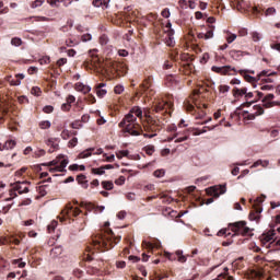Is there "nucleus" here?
Returning <instances> with one entry per match:
<instances>
[{
  "label": "nucleus",
  "mask_w": 280,
  "mask_h": 280,
  "mask_svg": "<svg viewBox=\"0 0 280 280\" xmlns=\"http://www.w3.org/2000/svg\"><path fill=\"white\" fill-rule=\"evenodd\" d=\"M138 119H143V108L133 106L129 113L119 122V128H124V132H128L131 137H139L141 135V125L137 122Z\"/></svg>",
  "instance_id": "nucleus-1"
},
{
  "label": "nucleus",
  "mask_w": 280,
  "mask_h": 280,
  "mask_svg": "<svg viewBox=\"0 0 280 280\" xmlns=\"http://www.w3.org/2000/svg\"><path fill=\"white\" fill-rule=\"evenodd\" d=\"M110 226L109 222H105V232L101 231L92 238V246L94 248H105V250H109L113 248L114 244L121 242V236H115L113 230L108 229Z\"/></svg>",
  "instance_id": "nucleus-2"
},
{
  "label": "nucleus",
  "mask_w": 280,
  "mask_h": 280,
  "mask_svg": "<svg viewBox=\"0 0 280 280\" xmlns=\"http://www.w3.org/2000/svg\"><path fill=\"white\" fill-rule=\"evenodd\" d=\"M142 117H145V124L143 125L145 132L143 133L145 139H154L156 137V132H161L163 130L166 121L165 119L156 116L155 118L150 115V108L142 109Z\"/></svg>",
  "instance_id": "nucleus-3"
},
{
  "label": "nucleus",
  "mask_w": 280,
  "mask_h": 280,
  "mask_svg": "<svg viewBox=\"0 0 280 280\" xmlns=\"http://www.w3.org/2000/svg\"><path fill=\"white\" fill-rule=\"evenodd\" d=\"M277 240H279L277 237V231L275 230H269L265 233L261 234L260 236V242L264 246H266L267 248H275L276 250H279L280 246L277 245Z\"/></svg>",
  "instance_id": "nucleus-4"
},
{
  "label": "nucleus",
  "mask_w": 280,
  "mask_h": 280,
  "mask_svg": "<svg viewBox=\"0 0 280 280\" xmlns=\"http://www.w3.org/2000/svg\"><path fill=\"white\" fill-rule=\"evenodd\" d=\"M172 106H174L172 102L160 98L153 103V112L172 115Z\"/></svg>",
  "instance_id": "nucleus-5"
},
{
  "label": "nucleus",
  "mask_w": 280,
  "mask_h": 280,
  "mask_svg": "<svg viewBox=\"0 0 280 280\" xmlns=\"http://www.w3.org/2000/svg\"><path fill=\"white\" fill-rule=\"evenodd\" d=\"M230 228L235 235H248L250 233V228L246 226V221L231 223Z\"/></svg>",
  "instance_id": "nucleus-6"
},
{
  "label": "nucleus",
  "mask_w": 280,
  "mask_h": 280,
  "mask_svg": "<svg viewBox=\"0 0 280 280\" xmlns=\"http://www.w3.org/2000/svg\"><path fill=\"white\" fill-rule=\"evenodd\" d=\"M211 71H213V73H219V75H237V70L232 66H212Z\"/></svg>",
  "instance_id": "nucleus-7"
},
{
  "label": "nucleus",
  "mask_w": 280,
  "mask_h": 280,
  "mask_svg": "<svg viewBox=\"0 0 280 280\" xmlns=\"http://www.w3.org/2000/svg\"><path fill=\"white\" fill-rule=\"evenodd\" d=\"M206 194L213 198H220V196L226 194V185L211 186L206 189Z\"/></svg>",
  "instance_id": "nucleus-8"
},
{
  "label": "nucleus",
  "mask_w": 280,
  "mask_h": 280,
  "mask_svg": "<svg viewBox=\"0 0 280 280\" xmlns=\"http://www.w3.org/2000/svg\"><path fill=\"white\" fill-rule=\"evenodd\" d=\"M61 213L65 218H78V215L82 213V211L79 208H73L71 203H68L66 208L61 211ZM65 218L61 219V222L65 221Z\"/></svg>",
  "instance_id": "nucleus-9"
},
{
  "label": "nucleus",
  "mask_w": 280,
  "mask_h": 280,
  "mask_svg": "<svg viewBox=\"0 0 280 280\" xmlns=\"http://www.w3.org/2000/svg\"><path fill=\"white\" fill-rule=\"evenodd\" d=\"M189 132H191V129L177 131L173 137L168 138V141H174L175 139V143H183V141H187V139H189Z\"/></svg>",
  "instance_id": "nucleus-10"
},
{
  "label": "nucleus",
  "mask_w": 280,
  "mask_h": 280,
  "mask_svg": "<svg viewBox=\"0 0 280 280\" xmlns=\"http://www.w3.org/2000/svg\"><path fill=\"white\" fill-rule=\"evenodd\" d=\"M27 185H30V182H16L12 184V187L21 196L23 194H30V187Z\"/></svg>",
  "instance_id": "nucleus-11"
},
{
  "label": "nucleus",
  "mask_w": 280,
  "mask_h": 280,
  "mask_svg": "<svg viewBox=\"0 0 280 280\" xmlns=\"http://www.w3.org/2000/svg\"><path fill=\"white\" fill-rule=\"evenodd\" d=\"M46 145H48L49 154H54L60 148V139L59 138H48L45 140Z\"/></svg>",
  "instance_id": "nucleus-12"
},
{
  "label": "nucleus",
  "mask_w": 280,
  "mask_h": 280,
  "mask_svg": "<svg viewBox=\"0 0 280 280\" xmlns=\"http://www.w3.org/2000/svg\"><path fill=\"white\" fill-rule=\"evenodd\" d=\"M252 279L256 280H268V271L261 267L252 270Z\"/></svg>",
  "instance_id": "nucleus-13"
},
{
  "label": "nucleus",
  "mask_w": 280,
  "mask_h": 280,
  "mask_svg": "<svg viewBox=\"0 0 280 280\" xmlns=\"http://www.w3.org/2000/svg\"><path fill=\"white\" fill-rule=\"evenodd\" d=\"M67 165H69V160L65 158V155H62L61 160L59 161V165L55 166V167H50L49 172L51 174L56 173V172H66V167Z\"/></svg>",
  "instance_id": "nucleus-14"
},
{
  "label": "nucleus",
  "mask_w": 280,
  "mask_h": 280,
  "mask_svg": "<svg viewBox=\"0 0 280 280\" xmlns=\"http://www.w3.org/2000/svg\"><path fill=\"white\" fill-rule=\"evenodd\" d=\"M261 211H264V209L259 206H257V203L254 205V211H252L249 213V220H253L255 222H259V215L261 213Z\"/></svg>",
  "instance_id": "nucleus-15"
},
{
  "label": "nucleus",
  "mask_w": 280,
  "mask_h": 280,
  "mask_svg": "<svg viewBox=\"0 0 280 280\" xmlns=\"http://www.w3.org/2000/svg\"><path fill=\"white\" fill-rule=\"evenodd\" d=\"M254 110H255L254 114L247 115V119L249 121H253V119H255V117H259V115H264V107H261L260 105H255Z\"/></svg>",
  "instance_id": "nucleus-16"
},
{
  "label": "nucleus",
  "mask_w": 280,
  "mask_h": 280,
  "mask_svg": "<svg viewBox=\"0 0 280 280\" xmlns=\"http://www.w3.org/2000/svg\"><path fill=\"white\" fill-rule=\"evenodd\" d=\"M13 148H16V141L14 140H8L4 143H0V151L13 150Z\"/></svg>",
  "instance_id": "nucleus-17"
},
{
  "label": "nucleus",
  "mask_w": 280,
  "mask_h": 280,
  "mask_svg": "<svg viewBox=\"0 0 280 280\" xmlns=\"http://www.w3.org/2000/svg\"><path fill=\"white\" fill-rule=\"evenodd\" d=\"M240 73H241V75H243V78L246 80V82H249L250 84H255L259 80V77L255 78V77L247 74L248 71L240 70Z\"/></svg>",
  "instance_id": "nucleus-18"
},
{
  "label": "nucleus",
  "mask_w": 280,
  "mask_h": 280,
  "mask_svg": "<svg viewBox=\"0 0 280 280\" xmlns=\"http://www.w3.org/2000/svg\"><path fill=\"white\" fill-rule=\"evenodd\" d=\"M75 91H79L80 93H91V86L85 85L83 83H75Z\"/></svg>",
  "instance_id": "nucleus-19"
},
{
  "label": "nucleus",
  "mask_w": 280,
  "mask_h": 280,
  "mask_svg": "<svg viewBox=\"0 0 280 280\" xmlns=\"http://www.w3.org/2000/svg\"><path fill=\"white\" fill-rule=\"evenodd\" d=\"M106 86V83H100L96 85V95L97 97H104L107 93V91L104 89Z\"/></svg>",
  "instance_id": "nucleus-20"
},
{
  "label": "nucleus",
  "mask_w": 280,
  "mask_h": 280,
  "mask_svg": "<svg viewBox=\"0 0 280 280\" xmlns=\"http://www.w3.org/2000/svg\"><path fill=\"white\" fill-rule=\"evenodd\" d=\"M62 255V246H56L50 250V257L56 259V257H60Z\"/></svg>",
  "instance_id": "nucleus-21"
},
{
  "label": "nucleus",
  "mask_w": 280,
  "mask_h": 280,
  "mask_svg": "<svg viewBox=\"0 0 280 280\" xmlns=\"http://www.w3.org/2000/svg\"><path fill=\"white\" fill-rule=\"evenodd\" d=\"M218 127V125H214L212 127H203V129H195L196 131L192 133L194 137H200V135H205V132H207V129L209 130H215V128Z\"/></svg>",
  "instance_id": "nucleus-22"
},
{
  "label": "nucleus",
  "mask_w": 280,
  "mask_h": 280,
  "mask_svg": "<svg viewBox=\"0 0 280 280\" xmlns=\"http://www.w3.org/2000/svg\"><path fill=\"white\" fill-rule=\"evenodd\" d=\"M259 165L261 167H267L268 165H270V162L268 160H257L250 167L255 168L259 167Z\"/></svg>",
  "instance_id": "nucleus-23"
},
{
  "label": "nucleus",
  "mask_w": 280,
  "mask_h": 280,
  "mask_svg": "<svg viewBox=\"0 0 280 280\" xmlns=\"http://www.w3.org/2000/svg\"><path fill=\"white\" fill-rule=\"evenodd\" d=\"M77 182L79 185H83V187L86 189V187H89V184H86V176L85 175H78L77 176Z\"/></svg>",
  "instance_id": "nucleus-24"
},
{
  "label": "nucleus",
  "mask_w": 280,
  "mask_h": 280,
  "mask_svg": "<svg viewBox=\"0 0 280 280\" xmlns=\"http://www.w3.org/2000/svg\"><path fill=\"white\" fill-rule=\"evenodd\" d=\"M141 86L143 91H148V89H152V77L147 78Z\"/></svg>",
  "instance_id": "nucleus-25"
},
{
  "label": "nucleus",
  "mask_w": 280,
  "mask_h": 280,
  "mask_svg": "<svg viewBox=\"0 0 280 280\" xmlns=\"http://www.w3.org/2000/svg\"><path fill=\"white\" fill-rule=\"evenodd\" d=\"M167 36H168V40H166V45L168 47H174V30H171V32H168Z\"/></svg>",
  "instance_id": "nucleus-26"
},
{
  "label": "nucleus",
  "mask_w": 280,
  "mask_h": 280,
  "mask_svg": "<svg viewBox=\"0 0 280 280\" xmlns=\"http://www.w3.org/2000/svg\"><path fill=\"white\" fill-rule=\"evenodd\" d=\"M61 159H62V155H59V156H57V159L48 162L47 164H43V165H47L48 167H51V166L58 167V163H60Z\"/></svg>",
  "instance_id": "nucleus-27"
},
{
  "label": "nucleus",
  "mask_w": 280,
  "mask_h": 280,
  "mask_svg": "<svg viewBox=\"0 0 280 280\" xmlns=\"http://www.w3.org/2000/svg\"><path fill=\"white\" fill-rule=\"evenodd\" d=\"M39 128L42 130H49V128H51V122L49 120H43L39 122Z\"/></svg>",
  "instance_id": "nucleus-28"
},
{
  "label": "nucleus",
  "mask_w": 280,
  "mask_h": 280,
  "mask_svg": "<svg viewBox=\"0 0 280 280\" xmlns=\"http://www.w3.org/2000/svg\"><path fill=\"white\" fill-rule=\"evenodd\" d=\"M277 72H268V70H262L259 74H258V80H261V78H270V75H276Z\"/></svg>",
  "instance_id": "nucleus-29"
},
{
  "label": "nucleus",
  "mask_w": 280,
  "mask_h": 280,
  "mask_svg": "<svg viewBox=\"0 0 280 280\" xmlns=\"http://www.w3.org/2000/svg\"><path fill=\"white\" fill-rule=\"evenodd\" d=\"M31 94L35 95V97H40V95L43 94V91L38 86H33L31 90Z\"/></svg>",
  "instance_id": "nucleus-30"
},
{
  "label": "nucleus",
  "mask_w": 280,
  "mask_h": 280,
  "mask_svg": "<svg viewBox=\"0 0 280 280\" xmlns=\"http://www.w3.org/2000/svg\"><path fill=\"white\" fill-rule=\"evenodd\" d=\"M11 45H13V47H21L23 45V40L19 37H13L11 39Z\"/></svg>",
  "instance_id": "nucleus-31"
},
{
  "label": "nucleus",
  "mask_w": 280,
  "mask_h": 280,
  "mask_svg": "<svg viewBox=\"0 0 280 280\" xmlns=\"http://www.w3.org/2000/svg\"><path fill=\"white\" fill-rule=\"evenodd\" d=\"M66 45L68 47H75V45H80V42L73 38L66 39Z\"/></svg>",
  "instance_id": "nucleus-32"
},
{
  "label": "nucleus",
  "mask_w": 280,
  "mask_h": 280,
  "mask_svg": "<svg viewBox=\"0 0 280 280\" xmlns=\"http://www.w3.org/2000/svg\"><path fill=\"white\" fill-rule=\"evenodd\" d=\"M248 89L246 88H242V89H234V95H240L242 97V95H246Z\"/></svg>",
  "instance_id": "nucleus-33"
},
{
  "label": "nucleus",
  "mask_w": 280,
  "mask_h": 280,
  "mask_svg": "<svg viewBox=\"0 0 280 280\" xmlns=\"http://www.w3.org/2000/svg\"><path fill=\"white\" fill-rule=\"evenodd\" d=\"M252 40L254 43H259V40H261V33L259 32H253L252 33Z\"/></svg>",
  "instance_id": "nucleus-34"
},
{
  "label": "nucleus",
  "mask_w": 280,
  "mask_h": 280,
  "mask_svg": "<svg viewBox=\"0 0 280 280\" xmlns=\"http://www.w3.org/2000/svg\"><path fill=\"white\" fill-rule=\"evenodd\" d=\"M103 189H106L107 191H110L115 185L113 182H102Z\"/></svg>",
  "instance_id": "nucleus-35"
},
{
  "label": "nucleus",
  "mask_w": 280,
  "mask_h": 280,
  "mask_svg": "<svg viewBox=\"0 0 280 280\" xmlns=\"http://www.w3.org/2000/svg\"><path fill=\"white\" fill-rule=\"evenodd\" d=\"M81 207L86 209V211H93V209H95V206L91 202H81Z\"/></svg>",
  "instance_id": "nucleus-36"
},
{
  "label": "nucleus",
  "mask_w": 280,
  "mask_h": 280,
  "mask_svg": "<svg viewBox=\"0 0 280 280\" xmlns=\"http://www.w3.org/2000/svg\"><path fill=\"white\" fill-rule=\"evenodd\" d=\"M92 174L102 176V175L106 174V171H104L103 166H101L98 168H92Z\"/></svg>",
  "instance_id": "nucleus-37"
},
{
  "label": "nucleus",
  "mask_w": 280,
  "mask_h": 280,
  "mask_svg": "<svg viewBox=\"0 0 280 280\" xmlns=\"http://www.w3.org/2000/svg\"><path fill=\"white\" fill-rule=\"evenodd\" d=\"M153 176H155V178H163V176H165V170L161 168L154 171Z\"/></svg>",
  "instance_id": "nucleus-38"
},
{
  "label": "nucleus",
  "mask_w": 280,
  "mask_h": 280,
  "mask_svg": "<svg viewBox=\"0 0 280 280\" xmlns=\"http://www.w3.org/2000/svg\"><path fill=\"white\" fill-rule=\"evenodd\" d=\"M144 152L149 155L152 156L154 154V145H147L144 147Z\"/></svg>",
  "instance_id": "nucleus-39"
},
{
  "label": "nucleus",
  "mask_w": 280,
  "mask_h": 280,
  "mask_svg": "<svg viewBox=\"0 0 280 280\" xmlns=\"http://www.w3.org/2000/svg\"><path fill=\"white\" fill-rule=\"evenodd\" d=\"M56 226H58V221H51L50 224H48V232L54 233V231H56Z\"/></svg>",
  "instance_id": "nucleus-40"
},
{
  "label": "nucleus",
  "mask_w": 280,
  "mask_h": 280,
  "mask_svg": "<svg viewBox=\"0 0 280 280\" xmlns=\"http://www.w3.org/2000/svg\"><path fill=\"white\" fill-rule=\"evenodd\" d=\"M12 264L13 266H18V268H23L24 266H26L25 261H22V259H14Z\"/></svg>",
  "instance_id": "nucleus-41"
},
{
  "label": "nucleus",
  "mask_w": 280,
  "mask_h": 280,
  "mask_svg": "<svg viewBox=\"0 0 280 280\" xmlns=\"http://www.w3.org/2000/svg\"><path fill=\"white\" fill-rule=\"evenodd\" d=\"M71 128H73L74 130H80V128H82V121L80 120H75L71 124Z\"/></svg>",
  "instance_id": "nucleus-42"
},
{
  "label": "nucleus",
  "mask_w": 280,
  "mask_h": 280,
  "mask_svg": "<svg viewBox=\"0 0 280 280\" xmlns=\"http://www.w3.org/2000/svg\"><path fill=\"white\" fill-rule=\"evenodd\" d=\"M91 156V150H85L79 154V159H89Z\"/></svg>",
  "instance_id": "nucleus-43"
},
{
  "label": "nucleus",
  "mask_w": 280,
  "mask_h": 280,
  "mask_svg": "<svg viewBox=\"0 0 280 280\" xmlns=\"http://www.w3.org/2000/svg\"><path fill=\"white\" fill-rule=\"evenodd\" d=\"M209 52H205L200 59L201 65H207V62H209Z\"/></svg>",
  "instance_id": "nucleus-44"
},
{
  "label": "nucleus",
  "mask_w": 280,
  "mask_h": 280,
  "mask_svg": "<svg viewBox=\"0 0 280 280\" xmlns=\"http://www.w3.org/2000/svg\"><path fill=\"white\" fill-rule=\"evenodd\" d=\"M129 152L128 150L119 151L116 153L117 159L121 160L124 156H128Z\"/></svg>",
  "instance_id": "nucleus-45"
},
{
  "label": "nucleus",
  "mask_w": 280,
  "mask_h": 280,
  "mask_svg": "<svg viewBox=\"0 0 280 280\" xmlns=\"http://www.w3.org/2000/svg\"><path fill=\"white\" fill-rule=\"evenodd\" d=\"M51 62V59L47 56L39 59V65H49Z\"/></svg>",
  "instance_id": "nucleus-46"
},
{
  "label": "nucleus",
  "mask_w": 280,
  "mask_h": 280,
  "mask_svg": "<svg viewBox=\"0 0 280 280\" xmlns=\"http://www.w3.org/2000/svg\"><path fill=\"white\" fill-rule=\"evenodd\" d=\"M236 38H237V35H235V34H230V36L226 37V43H228L229 45H231V43H234V42L236 40Z\"/></svg>",
  "instance_id": "nucleus-47"
},
{
  "label": "nucleus",
  "mask_w": 280,
  "mask_h": 280,
  "mask_svg": "<svg viewBox=\"0 0 280 280\" xmlns=\"http://www.w3.org/2000/svg\"><path fill=\"white\" fill-rule=\"evenodd\" d=\"M10 85L11 86H21V79L15 78V79L10 80Z\"/></svg>",
  "instance_id": "nucleus-48"
},
{
  "label": "nucleus",
  "mask_w": 280,
  "mask_h": 280,
  "mask_svg": "<svg viewBox=\"0 0 280 280\" xmlns=\"http://www.w3.org/2000/svg\"><path fill=\"white\" fill-rule=\"evenodd\" d=\"M219 91H220V93H229V91H231V86H229V85H220L219 86Z\"/></svg>",
  "instance_id": "nucleus-49"
},
{
  "label": "nucleus",
  "mask_w": 280,
  "mask_h": 280,
  "mask_svg": "<svg viewBox=\"0 0 280 280\" xmlns=\"http://www.w3.org/2000/svg\"><path fill=\"white\" fill-rule=\"evenodd\" d=\"M122 91H124V85H116L114 88V92L116 93V95H121Z\"/></svg>",
  "instance_id": "nucleus-50"
},
{
  "label": "nucleus",
  "mask_w": 280,
  "mask_h": 280,
  "mask_svg": "<svg viewBox=\"0 0 280 280\" xmlns=\"http://www.w3.org/2000/svg\"><path fill=\"white\" fill-rule=\"evenodd\" d=\"M93 36L91 34H84L81 36V39L83 43H89V40H92Z\"/></svg>",
  "instance_id": "nucleus-51"
},
{
  "label": "nucleus",
  "mask_w": 280,
  "mask_h": 280,
  "mask_svg": "<svg viewBox=\"0 0 280 280\" xmlns=\"http://www.w3.org/2000/svg\"><path fill=\"white\" fill-rule=\"evenodd\" d=\"M73 275L74 277H77L78 279H82V275H84V271L80 270V269H74L73 270Z\"/></svg>",
  "instance_id": "nucleus-52"
},
{
  "label": "nucleus",
  "mask_w": 280,
  "mask_h": 280,
  "mask_svg": "<svg viewBox=\"0 0 280 280\" xmlns=\"http://www.w3.org/2000/svg\"><path fill=\"white\" fill-rule=\"evenodd\" d=\"M219 237H222L223 235H225V237H229V235H231V233H228L226 229L220 230L217 234Z\"/></svg>",
  "instance_id": "nucleus-53"
},
{
  "label": "nucleus",
  "mask_w": 280,
  "mask_h": 280,
  "mask_svg": "<svg viewBox=\"0 0 280 280\" xmlns=\"http://www.w3.org/2000/svg\"><path fill=\"white\" fill-rule=\"evenodd\" d=\"M124 183H126L125 176H120L118 179L115 180V185H118V186L124 185Z\"/></svg>",
  "instance_id": "nucleus-54"
},
{
  "label": "nucleus",
  "mask_w": 280,
  "mask_h": 280,
  "mask_svg": "<svg viewBox=\"0 0 280 280\" xmlns=\"http://www.w3.org/2000/svg\"><path fill=\"white\" fill-rule=\"evenodd\" d=\"M45 154H46V152L43 149L35 151L36 159H40V156H45Z\"/></svg>",
  "instance_id": "nucleus-55"
},
{
  "label": "nucleus",
  "mask_w": 280,
  "mask_h": 280,
  "mask_svg": "<svg viewBox=\"0 0 280 280\" xmlns=\"http://www.w3.org/2000/svg\"><path fill=\"white\" fill-rule=\"evenodd\" d=\"M277 12V9H275V8H268L267 10H266V16H272V14H275Z\"/></svg>",
  "instance_id": "nucleus-56"
},
{
  "label": "nucleus",
  "mask_w": 280,
  "mask_h": 280,
  "mask_svg": "<svg viewBox=\"0 0 280 280\" xmlns=\"http://www.w3.org/2000/svg\"><path fill=\"white\" fill-rule=\"evenodd\" d=\"M43 112L46 113V114L54 113V106H51V105H46V106L43 108Z\"/></svg>",
  "instance_id": "nucleus-57"
},
{
  "label": "nucleus",
  "mask_w": 280,
  "mask_h": 280,
  "mask_svg": "<svg viewBox=\"0 0 280 280\" xmlns=\"http://www.w3.org/2000/svg\"><path fill=\"white\" fill-rule=\"evenodd\" d=\"M78 145V138H72L69 141V148H75Z\"/></svg>",
  "instance_id": "nucleus-58"
},
{
  "label": "nucleus",
  "mask_w": 280,
  "mask_h": 280,
  "mask_svg": "<svg viewBox=\"0 0 280 280\" xmlns=\"http://www.w3.org/2000/svg\"><path fill=\"white\" fill-rule=\"evenodd\" d=\"M275 100V94H267L264 98L262 102H272Z\"/></svg>",
  "instance_id": "nucleus-59"
},
{
  "label": "nucleus",
  "mask_w": 280,
  "mask_h": 280,
  "mask_svg": "<svg viewBox=\"0 0 280 280\" xmlns=\"http://www.w3.org/2000/svg\"><path fill=\"white\" fill-rule=\"evenodd\" d=\"M271 49L275 51H280V43H271L270 44Z\"/></svg>",
  "instance_id": "nucleus-60"
},
{
  "label": "nucleus",
  "mask_w": 280,
  "mask_h": 280,
  "mask_svg": "<svg viewBox=\"0 0 280 280\" xmlns=\"http://www.w3.org/2000/svg\"><path fill=\"white\" fill-rule=\"evenodd\" d=\"M45 3V0H35L33 3V8H40Z\"/></svg>",
  "instance_id": "nucleus-61"
},
{
  "label": "nucleus",
  "mask_w": 280,
  "mask_h": 280,
  "mask_svg": "<svg viewBox=\"0 0 280 280\" xmlns=\"http://www.w3.org/2000/svg\"><path fill=\"white\" fill-rule=\"evenodd\" d=\"M127 200H130V201H135L137 200V195H135V192H129L127 194Z\"/></svg>",
  "instance_id": "nucleus-62"
},
{
  "label": "nucleus",
  "mask_w": 280,
  "mask_h": 280,
  "mask_svg": "<svg viewBox=\"0 0 280 280\" xmlns=\"http://www.w3.org/2000/svg\"><path fill=\"white\" fill-rule=\"evenodd\" d=\"M162 16H163L164 19H170V16H171L170 9H164V10L162 11Z\"/></svg>",
  "instance_id": "nucleus-63"
},
{
  "label": "nucleus",
  "mask_w": 280,
  "mask_h": 280,
  "mask_svg": "<svg viewBox=\"0 0 280 280\" xmlns=\"http://www.w3.org/2000/svg\"><path fill=\"white\" fill-rule=\"evenodd\" d=\"M206 34V40H209V38H213V30L207 31Z\"/></svg>",
  "instance_id": "nucleus-64"
}]
</instances>
